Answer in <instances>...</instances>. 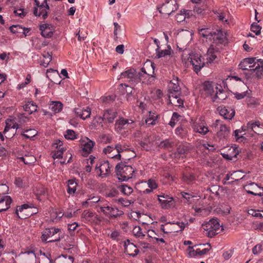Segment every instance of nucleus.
Instances as JSON below:
<instances>
[{
	"instance_id": "nucleus-42",
	"label": "nucleus",
	"mask_w": 263,
	"mask_h": 263,
	"mask_svg": "<svg viewBox=\"0 0 263 263\" xmlns=\"http://www.w3.org/2000/svg\"><path fill=\"white\" fill-rule=\"evenodd\" d=\"M139 77V80L137 81V83L142 82L143 83H147L148 84L149 81H148V80L149 78V77H148L147 74H146L145 73L141 72H137V78H138Z\"/></svg>"
},
{
	"instance_id": "nucleus-49",
	"label": "nucleus",
	"mask_w": 263,
	"mask_h": 263,
	"mask_svg": "<svg viewBox=\"0 0 263 263\" xmlns=\"http://www.w3.org/2000/svg\"><path fill=\"white\" fill-rule=\"evenodd\" d=\"M9 30L11 32L14 34L22 33V32L24 31L23 27L19 25H12L10 26L9 27Z\"/></svg>"
},
{
	"instance_id": "nucleus-2",
	"label": "nucleus",
	"mask_w": 263,
	"mask_h": 263,
	"mask_svg": "<svg viewBox=\"0 0 263 263\" xmlns=\"http://www.w3.org/2000/svg\"><path fill=\"white\" fill-rule=\"evenodd\" d=\"M202 227L206 231V236L212 238L219 233L221 226L217 219L212 218L208 222L203 224Z\"/></svg>"
},
{
	"instance_id": "nucleus-58",
	"label": "nucleus",
	"mask_w": 263,
	"mask_h": 263,
	"mask_svg": "<svg viewBox=\"0 0 263 263\" xmlns=\"http://www.w3.org/2000/svg\"><path fill=\"white\" fill-rule=\"evenodd\" d=\"M263 250V247L260 244H257L252 249V253L254 255H257L260 253Z\"/></svg>"
},
{
	"instance_id": "nucleus-16",
	"label": "nucleus",
	"mask_w": 263,
	"mask_h": 263,
	"mask_svg": "<svg viewBox=\"0 0 263 263\" xmlns=\"http://www.w3.org/2000/svg\"><path fill=\"white\" fill-rule=\"evenodd\" d=\"M221 121L220 120H216L214 125L215 127L220 125V129L217 132V135L220 138H225L227 137L230 133L229 129L227 127L225 124H221Z\"/></svg>"
},
{
	"instance_id": "nucleus-38",
	"label": "nucleus",
	"mask_w": 263,
	"mask_h": 263,
	"mask_svg": "<svg viewBox=\"0 0 263 263\" xmlns=\"http://www.w3.org/2000/svg\"><path fill=\"white\" fill-rule=\"evenodd\" d=\"M156 57L158 58L164 57L166 55L171 54V48L169 47L167 49L160 50V47L157 48L156 49Z\"/></svg>"
},
{
	"instance_id": "nucleus-21",
	"label": "nucleus",
	"mask_w": 263,
	"mask_h": 263,
	"mask_svg": "<svg viewBox=\"0 0 263 263\" xmlns=\"http://www.w3.org/2000/svg\"><path fill=\"white\" fill-rule=\"evenodd\" d=\"M106 209L108 213V215L110 218H115L123 215L124 213L122 211L118 210L117 208H112L109 206H106Z\"/></svg>"
},
{
	"instance_id": "nucleus-10",
	"label": "nucleus",
	"mask_w": 263,
	"mask_h": 263,
	"mask_svg": "<svg viewBox=\"0 0 263 263\" xmlns=\"http://www.w3.org/2000/svg\"><path fill=\"white\" fill-rule=\"evenodd\" d=\"M219 115L226 120H231L235 116V111L233 108L220 106L217 108Z\"/></svg>"
},
{
	"instance_id": "nucleus-45",
	"label": "nucleus",
	"mask_w": 263,
	"mask_h": 263,
	"mask_svg": "<svg viewBox=\"0 0 263 263\" xmlns=\"http://www.w3.org/2000/svg\"><path fill=\"white\" fill-rule=\"evenodd\" d=\"M37 134V132L34 129H29L25 130L22 135L27 139H30L35 137Z\"/></svg>"
},
{
	"instance_id": "nucleus-25",
	"label": "nucleus",
	"mask_w": 263,
	"mask_h": 263,
	"mask_svg": "<svg viewBox=\"0 0 263 263\" xmlns=\"http://www.w3.org/2000/svg\"><path fill=\"white\" fill-rule=\"evenodd\" d=\"M251 131L258 135H263V124H261L259 121L252 122Z\"/></svg>"
},
{
	"instance_id": "nucleus-63",
	"label": "nucleus",
	"mask_w": 263,
	"mask_h": 263,
	"mask_svg": "<svg viewBox=\"0 0 263 263\" xmlns=\"http://www.w3.org/2000/svg\"><path fill=\"white\" fill-rule=\"evenodd\" d=\"M91 114V109L89 107H87L86 109H84V112L82 114V119L85 120V119L90 117Z\"/></svg>"
},
{
	"instance_id": "nucleus-23",
	"label": "nucleus",
	"mask_w": 263,
	"mask_h": 263,
	"mask_svg": "<svg viewBox=\"0 0 263 263\" xmlns=\"http://www.w3.org/2000/svg\"><path fill=\"white\" fill-rule=\"evenodd\" d=\"M251 122L252 121L249 122L246 125H244L242 126L240 129H236L234 131V136L236 138V141H238L239 140L242 141L245 139V137L243 136H240L239 133H241L242 132L251 130Z\"/></svg>"
},
{
	"instance_id": "nucleus-40",
	"label": "nucleus",
	"mask_w": 263,
	"mask_h": 263,
	"mask_svg": "<svg viewBox=\"0 0 263 263\" xmlns=\"http://www.w3.org/2000/svg\"><path fill=\"white\" fill-rule=\"evenodd\" d=\"M63 108V104L59 101H55L52 102L51 109L54 113L60 112Z\"/></svg>"
},
{
	"instance_id": "nucleus-12",
	"label": "nucleus",
	"mask_w": 263,
	"mask_h": 263,
	"mask_svg": "<svg viewBox=\"0 0 263 263\" xmlns=\"http://www.w3.org/2000/svg\"><path fill=\"white\" fill-rule=\"evenodd\" d=\"M125 252L127 255L133 257L136 256L139 253L137 246L133 243H132L129 239L124 241Z\"/></svg>"
},
{
	"instance_id": "nucleus-18",
	"label": "nucleus",
	"mask_w": 263,
	"mask_h": 263,
	"mask_svg": "<svg viewBox=\"0 0 263 263\" xmlns=\"http://www.w3.org/2000/svg\"><path fill=\"white\" fill-rule=\"evenodd\" d=\"M40 30L41 35L46 38L51 37L53 34V29L52 27L47 24H44L40 25Z\"/></svg>"
},
{
	"instance_id": "nucleus-41",
	"label": "nucleus",
	"mask_w": 263,
	"mask_h": 263,
	"mask_svg": "<svg viewBox=\"0 0 263 263\" xmlns=\"http://www.w3.org/2000/svg\"><path fill=\"white\" fill-rule=\"evenodd\" d=\"M18 159L24 162L25 164H32L35 161V158L33 155H25V157H21Z\"/></svg>"
},
{
	"instance_id": "nucleus-13",
	"label": "nucleus",
	"mask_w": 263,
	"mask_h": 263,
	"mask_svg": "<svg viewBox=\"0 0 263 263\" xmlns=\"http://www.w3.org/2000/svg\"><path fill=\"white\" fill-rule=\"evenodd\" d=\"M158 200L163 209H168L173 206V198L167 195L162 194L158 196Z\"/></svg>"
},
{
	"instance_id": "nucleus-35",
	"label": "nucleus",
	"mask_w": 263,
	"mask_h": 263,
	"mask_svg": "<svg viewBox=\"0 0 263 263\" xmlns=\"http://www.w3.org/2000/svg\"><path fill=\"white\" fill-rule=\"evenodd\" d=\"M15 128H16V127L14 124L11 127L10 125H8V123L6 124V125L4 130V133L7 134L8 132H9V131L10 132V134H7V135L6 136L7 138H11L13 137L16 132Z\"/></svg>"
},
{
	"instance_id": "nucleus-39",
	"label": "nucleus",
	"mask_w": 263,
	"mask_h": 263,
	"mask_svg": "<svg viewBox=\"0 0 263 263\" xmlns=\"http://www.w3.org/2000/svg\"><path fill=\"white\" fill-rule=\"evenodd\" d=\"M199 34L202 37L208 39H211L212 36V33L214 31H210L209 28H201L198 29Z\"/></svg>"
},
{
	"instance_id": "nucleus-29",
	"label": "nucleus",
	"mask_w": 263,
	"mask_h": 263,
	"mask_svg": "<svg viewBox=\"0 0 263 263\" xmlns=\"http://www.w3.org/2000/svg\"><path fill=\"white\" fill-rule=\"evenodd\" d=\"M23 108L30 115L37 110V105L33 101H29L23 106Z\"/></svg>"
},
{
	"instance_id": "nucleus-50",
	"label": "nucleus",
	"mask_w": 263,
	"mask_h": 263,
	"mask_svg": "<svg viewBox=\"0 0 263 263\" xmlns=\"http://www.w3.org/2000/svg\"><path fill=\"white\" fill-rule=\"evenodd\" d=\"M173 144V142L171 141L170 139H166L160 142L159 146L161 148H169L172 147Z\"/></svg>"
},
{
	"instance_id": "nucleus-48",
	"label": "nucleus",
	"mask_w": 263,
	"mask_h": 263,
	"mask_svg": "<svg viewBox=\"0 0 263 263\" xmlns=\"http://www.w3.org/2000/svg\"><path fill=\"white\" fill-rule=\"evenodd\" d=\"M161 230L165 234L178 232L179 230L178 229L172 227H167L166 228H165V226L164 224L161 225Z\"/></svg>"
},
{
	"instance_id": "nucleus-60",
	"label": "nucleus",
	"mask_w": 263,
	"mask_h": 263,
	"mask_svg": "<svg viewBox=\"0 0 263 263\" xmlns=\"http://www.w3.org/2000/svg\"><path fill=\"white\" fill-rule=\"evenodd\" d=\"M28 207H29L28 205H27L26 204H24L22 205L21 206H20L18 209H16L15 214H17L18 218H20L21 219H25L26 218V217H25L24 216H20L18 215V211H20V212H22L24 209H27Z\"/></svg>"
},
{
	"instance_id": "nucleus-9",
	"label": "nucleus",
	"mask_w": 263,
	"mask_h": 263,
	"mask_svg": "<svg viewBox=\"0 0 263 263\" xmlns=\"http://www.w3.org/2000/svg\"><path fill=\"white\" fill-rule=\"evenodd\" d=\"M191 63L193 67L194 71L198 73L201 69L205 65L204 59L198 54H194L191 58Z\"/></svg>"
},
{
	"instance_id": "nucleus-24",
	"label": "nucleus",
	"mask_w": 263,
	"mask_h": 263,
	"mask_svg": "<svg viewBox=\"0 0 263 263\" xmlns=\"http://www.w3.org/2000/svg\"><path fill=\"white\" fill-rule=\"evenodd\" d=\"M133 123H134L133 120L126 119L121 117L116 121L115 127L117 129L121 130L125 128V125L126 124H132Z\"/></svg>"
},
{
	"instance_id": "nucleus-22",
	"label": "nucleus",
	"mask_w": 263,
	"mask_h": 263,
	"mask_svg": "<svg viewBox=\"0 0 263 263\" xmlns=\"http://www.w3.org/2000/svg\"><path fill=\"white\" fill-rule=\"evenodd\" d=\"M23 254L24 263H36V254L33 251L25 252Z\"/></svg>"
},
{
	"instance_id": "nucleus-19",
	"label": "nucleus",
	"mask_w": 263,
	"mask_h": 263,
	"mask_svg": "<svg viewBox=\"0 0 263 263\" xmlns=\"http://www.w3.org/2000/svg\"><path fill=\"white\" fill-rule=\"evenodd\" d=\"M12 202L11 197L9 196H2L0 197V212L8 210Z\"/></svg>"
},
{
	"instance_id": "nucleus-61",
	"label": "nucleus",
	"mask_w": 263,
	"mask_h": 263,
	"mask_svg": "<svg viewBox=\"0 0 263 263\" xmlns=\"http://www.w3.org/2000/svg\"><path fill=\"white\" fill-rule=\"evenodd\" d=\"M93 213L89 210H84L82 213V216L86 220H89L90 218L93 216Z\"/></svg>"
},
{
	"instance_id": "nucleus-47",
	"label": "nucleus",
	"mask_w": 263,
	"mask_h": 263,
	"mask_svg": "<svg viewBox=\"0 0 263 263\" xmlns=\"http://www.w3.org/2000/svg\"><path fill=\"white\" fill-rule=\"evenodd\" d=\"M64 137L66 139L73 140L77 138V135L74 130L72 129H67Z\"/></svg>"
},
{
	"instance_id": "nucleus-46",
	"label": "nucleus",
	"mask_w": 263,
	"mask_h": 263,
	"mask_svg": "<svg viewBox=\"0 0 263 263\" xmlns=\"http://www.w3.org/2000/svg\"><path fill=\"white\" fill-rule=\"evenodd\" d=\"M256 72V77L261 79L263 78V65H261L260 63H258L257 65L255 66V68L252 69Z\"/></svg>"
},
{
	"instance_id": "nucleus-53",
	"label": "nucleus",
	"mask_w": 263,
	"mask_h": 263,
	"mask_svg": "<svg viewBox=\"0 0 263 263\" xmlns=\"http://www.w3.org/2000/svg\"><path fill=\"white\" fill-rule=\"evenodd\" d=\"M168 224H177L179 228V230H178L179 232V231L181 232L183 230H184L185 226L188 224V222H186V223H185L183 222H179V221H177V222H175L174 221V222H168L165 224V225H168Z\"/></svg>"
},
{
	"instance_id": "nucleus-36",
	"label": "nucleus",
	"mask_w": 263,
	"mask_h": 263,
	"mask_svg": "<svg viewBox=\"0 0 263 263\" xmlns=\"http://www.w3.org/2000/svg\"><path fill=\"white\" fill-rule=\"evenodd\" d=\"M15 128H16V127L14 124L11 127L10 125H8V123L6 124V125L4 130V133L7 134L8 132H9V131L10 132V134H7V135L6 136L7 138H11L13 137L16 132Z\"/></svg>"
},
{
	"instance_id": "nucleus-55",
	"label": "nucleus",
	"mask_w": 263,
	"mask_h": 263,
	"mask_svg": "<svg viewBox=\"0 0 263 263\" xmlns=\"http://www.w3.org/2000/svg\"><path fill=\"white\" fill-rule=\"evenodd\" d=\"M65 149L64 147L58 148V150L52 155V158L55 159L56 158L60 159L63 157V155Z\"/></svg>"
},
{
	"instance_id": "nucleus-8",
	"label": "nucleus",
	"mask_w": 263,
	"mask_h": 263,
	"mask_svg": "<svg viewBox=\"0 0 263 263\" xmlns=\"http://www.w3.org/2000/svg\"><path fill=\"white\" fill-rule=\"evenodd\" d=\"M33 8V14L36 16H42L46 19L48 16V12L50 9L48 4L35 5Z\"/></svg>"
},
{
	"instance_id": "nucleus-31",
	"label": "nucleus",
	"mask_w": 263,
	"mask_h": 263,
	"mask_svg": "<svg viewBox=\"0 0 263 263\" xmlns=\"http://www.w3.org/2000/svg\"><path fill=\"white\" fill-rule=\"evenodd\" d=\"M182 179L184 182H185L187 184H190L193 182L195 180V176L192 173L185 172L182 174Z\"/></svg>"
},
{
	"instance_id": "nucleus-11",
	"label": "nucleus",
	"mask_w": 263,
	"mask_h": 263,
	"mask_svg": "<svg viewBox=\"0 0 263 263\" xmlns=\"http://www.w3.org/2000/svg\"><path fill=\"white\" fill-rule=\"evenodd\" d=\"M137 72L134 68L128 69L121 73V78H127L128 82L133 84H137V81L139 80V77L137 78Z\"/></svg>"
},
{
	"instance_id": "nucleus-15",
	"label": "nucleus",
	"mask_w": 263,
	"mask_h": 263,
	"mask_svg": "<svg viewBox=\"0 0 263 263\" xmlns=\"http://www.w3.org/2000/svg\"><path fill=\"white\" fill-rule=\"evenodd\" d=\"M212 37L213 42L218 45L223 44L226 40V34L221 30L214 31L212 33Z\"/></svg>"
},
{
	"instance_id": "nucleus-43",
	"label": "nucleus",
	"mask_w": 263,
	"mask_h": 263,
	"mask_svg": "<svg viewBox=\"0 0 263 263\" xmlns=\"http://www.w3.org/2000/svg\"><path fill=\"white\" fill-rule=\"evenodd\" d=\"M168 88V90H174L177 92V91L181 90V88L178 84V80H172L169 84Z\"/></svg>"
},
{
	"instance_id": "nucleus-7",
	"label": "nucleus",
	"mask_w": 263,
	"mask_h": 263,
	"mask_svg": "<svg viewBox=\"0 0 263 263\" xmlns=\"http://www.w3.org/2000/svg\"><path fill=\"white\" fill-rule=\"evenodd\" d=\"M244 189L249 194L254 196L263 195V188L254 182H251L244 186Z\"/></svg>"
},
{
	"instance_id": "nucleus-6",
	"label": "nucleus",
	"mask_w": 263,
	"mask_h": 263,
	"mask_svg": "<svg viewBox=\"0 0 263 263\" xmlns=\"http://www.w3.org/2000/svg\"><path fill=\"white\" fill-rule=\"evenodd\" d=\"M155 64L149 60L146 61L141 68V71L149 77L148 81L152 82L155 78Z\"/></svg>"
},
{
	"instance_id": "nucleus-28",
	"label": "nucleus",
	"mask_w": 263,
	"mask_h": 263,
	"mask_svg": "<svg viewBox=\"0 0 263 263\" xmlns=\"http://www.w3.org/2000/svg\"><path fill=\"white\" fill-rule=\"evenodd\" d=\"M74 258L72 256L61 255L55 259V263H73Z\"/></svg>"
},
{
	"instance_id": "nucleus-3",
	"label": "nucleus",
	"mask_w": 263,
	"mask_h": 263,
	"mask_svg": "<svg viewBox=\"0 0 263 263\" xmlns=\"http://www.w3.org/2000/svg\"><path fill=\"white\" fill-rule=\"evenodd\" d=\"M178 5L176 0H165L164 3L158 8L160 13L170 15L177 10Z\"/></svg>"
},
{
	"instance_id": "nucleus-37",
	"label": "nucleus",
	"mask_w": 263,
	"mask_h": 263,
	"mask_svg": "<svg viewBox=\"0 0 263 263\" xmlns=\"http://www.w3.org/2000/svg\"><path fill=\"white\" fill-rule=\"evenodd\" d=\"M118 189L122 192L123 194L128 196L131 194L133 192V189L127 185L126 184H123L118 187Z\"/></svg>"
},
{
	"instance_id": "nucleus-4",
	"label": "nucleus",
	"mask_w": 263,
	"mask_h": 263,
	"mask_svg": "<svg viewBox=\"0 0 263 263\" xmlns=\"http://www.w3.org/2000/svg\"><path fill=\"white\" fill-rule=\"evenodd\" d=\"M110 167L108 161L103 160L100 161L95 166V170L99 177L104 178L110 174Z\"/></svg>"
},
{
	"instance_id": "nucleus-57",
	"label": "nucleus",
	"mask_w": 263,
	"mask_h": 263,
	"mask_svg": "<svg viewBox=\"0 0 263 263\" xmlns=\"http://www.w3.org/2000/svg\"><path fill=\"white\" fill-rule=\"evenodd\" d=\"M180 117V116L177 112H174L169 123V125H170L172 127H174L176 125V121L178 120V118Z\"/></svg>"
},
{
	"instance_id": "nucleus-64",
	"label": "nucleus",
	"mask_w": 263,
	"mask_h": 263,
	"mask_svg": "<svg viewBox=\"0 0 263 263\" xmlns=\"http://www.w3.org/2000/svg\"><path fill=\"white\" fill-rule=\"evenodd\" d=\"M115 149V147L111 146H107L103 149V152L106 154L108 155V156L110 155H114V153L112 154V152Z\"/></svg>"
},
{
	"instance_id": "nucleus-32",
	"label": "nucleus",
	"mask_w": 263,
	"mask_h": 263,
	"mask_svg": "<svg viewBox=\"0 0 263 263\" xmlns=\"http://www.w3.org/2000/svg\"><path fill=\"white\" fill-rule=\"evenodd\" d=\"M78 184L75 179H70L68 181L67 193L69 194L75 193Z\"/></svg>"
},
{
	"instance_id": "nucleus-5",
	"label": "nucleus",
	"mask_w": 263,
	"mask_h": 263,
	"mask_svg": "<svg viewBox=\"0 0 263 263\" xmlns=\"http://www.w3.org/2000/svg\"><path fill=\"white\" fill-rule=\"evenodd\" d=\"M60 231V229L55 228H51L46 229L42 235V240L46 242H51L59 241L60 239V237H58L55 239H50L54 235L57 234Z\"/></svg>"
},
{
	"instance_id": "nucleus-44",
	"label": "nucleus",
	"mask_w": 263,
	"mask_h": 263,
	"mask_svg": "<svg viewBox=\"0 0 263 263\" xmlns=\"http://www.w3.org/2000/svg\"><path fill=\"white\" fill-rule=\"evenodd\" d=\"M209 246L210 247V248L208 249V248H205V249H204L202 250H200L199 249H196V251H191L190 252V256H196L197 255H204L205 254H206L208 252H209L211 249V245L210 244H209Z\"/></svg>"
},
{
	"instance_id": "nucleus-51",
	"label": "nucleus",
	"mask_w": 263,
	"mask_h": 263,
	"mask_svg": "<svg viewBox=\"0 0 263 263\" xmlns=\"http://www.w3.org/2000/svg\"><path fill=\"white\" fill-rule=\"evenodd\" d=\"M243 86L245 88V89H246V90H245L244 91H243L241 93H239L238 92L234 93L235 98L237 100L242 99L244 98L246 96H247L248 88L245 84H243Z\"/></svg>"
},
{
	"instance_id": "nucleus-54",
	"label": "nucleus",
	"mask_w": 263,
	"mask_h": 263,
	"mask_svg": "<svg viewBox=\"0 0 263 263\" xmlns=\"http://www.w3.org/2000/svg\"><path fill=\"white\" fill-rule=\"evenodd\" d=\"M168 91L169 95L168 97L169 98V102H170V99H177L180 96V90L177 91V92L174 90H168Z\"/></svg>"
},
{
	"instance_id": "nucleus-17",
	"label": "nucleus",
	"mask_w": 263,
	"mask_h": 263,
	"mask_svg": "<svg viewBox=\"0 0 263 263\" xmlns=\"http://www.w3.org/2000/svg\"><path fill=\"white\" fill-rule=\"evenodd\" d=\"M194 129L195 132L203 135H205L209 131L208 127L205 125L204 121L201 120V118H200L198 122H196L194 123Z\"/></svg>"
},
{
	"instance_id": "nucleus-20",
	"label": "nucleus",
	"mask_w": 263,
	"mask_h": 263,
	"mask_svg": "<svg viewBox=\"0 0 263 263\" xmlns=\"http://www.w3.org/2000/svg\"><path fill=\"white\" fill-rule=\"evenodd\" d=\"M87 141L82 146V155L84 156H87L88 154L92 152V148L95 145V142L93 141L86 138Z\"/></svg>"
},
{
	"instance_id": "nucleus-26",
	"label": "nucleus",
	"mask_w": 263,
	"mask_h": 263,
	"mask_svg": "<svg viewBox=\"0 0 263 263\" xmlns=\"http://www.w3.org/2000/svg\"><path fill=\"white\" fill-rule=\"evenodd\" d=\"M227 97L226 92L223 90L219 89L218 91H217L215 95L212 97V99L213 102L220 103L226 100Z\"/></svg>"
},
{
	"instance_id": "nucleus-62",
	"label": "nucleus",
	"mask_w": 263,
	"mask_h": 263,
	"mask_svg": "<svg viewBox=\"0 0 263 263\" xmlns=\"http://www.w3.org/2000/svg\"><path fill=\"white\" fill-rule=\"evenodd\" d=\"M255 60L256 58H246L243 59V60L241 62V65H242L243 64H247L249 65V64L254 63L255 64L254 65L255 66L256 64V63L255 62Z\"/></svg>"
},
{
	"instance_id": "nucleus-14",
	"label": "nucleus",
	"mask_w": 263,
	"mask_h": 263,
	"mask_svg": "<svg viewBox=\"0 0 263 263\" xmlns=\"http://www.w3.org/2000/svg\"><path fill=\"white\" fill-rule=\"evenodd\" d=\"M117 112L113 109H107L104 111L103 116L100 118L104 123H112L117 116Z\"/></svg>"
},
{
	"instance_id": "nucleus-56",
	"label": "nucleus",
	"mask_w": 263,
	"mask_h": 263,
	"mask_svg": "<svg viewBox=\"0 0 263 263\" xmlns=\"http://www.w3.org/2000/svg\"><path fill=\"white\" fill-rule=\"evenodd\" d=\"M261 29V27L259 25H257V23L254 22L251 25V31L255 32L257 35L260 34Z\"/></svg>"
},
{
	"instance_id": "nucleus-52",
	"label": "nucleus",
	"mask_w": 263,
	"mask_h": 263,
	"mask_svg": "<svg viewBox=\"0 0 263 263\" xmlns=\"http://www.w3.org/2000/svg\"><path fill=\"white\" fill-rule=\"evenodd\" d=\"M134 235L139 238H142L145 236L141 232V228L139 226H136L133 230Z\"/></svg>"
},
{
	"instance_id": "nucleus-59",
	"label": "nucleus",
	"mask_w": 263,
	"mask_h": 263,
	"mask_svg": "<svg viewBox=\"0 0 263 263\" xmlns=\"http://www.w3.org/2000/svg\"><path fill=\"white\" fill-rule=\"evenodd\" d=\"M169 103L176 106H181L183 104V101L180 98H178V99L175 100L170 99V102H169Z\"/></svg>"
},
{
	"instance_id": "nucleus-1",
	"label": "nucleus",
	"mask_w": 263,
	"mask_h": 263,
	"mask_svg": "<svg viewBox=\"0 0 263 263\" xmlns=\"http://www.w3.org/2000/svg\"><path fill=\"white\" fill-rule=\"evenodd\" d=\"M115 169L118 178L122 181L132 178L135 172L134 168L131 165H127L125 161L118 163Z\"/></svg>"
},
{
	"instance_id": "nucleus-33",
	"label": "nucleus",
	"mask_w": 263,
	"mask_h": 263,
	"mask_svg": "<svg viewBox=\"0 0 263 263\" xmlns=\"http://www.w3.org/2000/svg\"><path fill=\"white\" fill-rule=\"evenodd\" d=\"M203 89L205 93L208 95L212 96L214 92V86L212 83L209 81L204 82L203 84Z\"/></svg>"
},
{
	"instance_id": "nucleus-27",
	"label": "nucleus",
	"mask_w": 263,
	"mask_h": 263,
	"mask_svg": "<svg viewBox=\"0 0 263 263\" xmlns=\"http://www.w3.org/2000/svg\"><path fill=\"white\" fill-rule=\"evenodd\" d=\"M217 51L216 50L213 45H211L210 48L208 49L207 51V58H206V63H211L215 59L217 58L216 55L215 54V52Z\"/></svg>"
},
{
	"instance_id": "nucleus-30",
	"label": "nucleus",
	"mask_w": 263,
	"mask_h": 263,
	"mask_svg": "<svg viewBox=\"0 0 263 263\" xmlns=\"http://www.w3.org/2000/svg\"><path fill=\"white\" fill-rule=\"evenodd\" d=\"M145 183L147 182L149 189H147L143 191V193L148 194L153 192V191L158 187V184L156 180L152 179H148L147 181H145Z\"/></svg>"
},
{
	"instance_id": "nucleus-34",
	"label": "nucleus",
	"mask_w": 263,
	"mask_h": 263,
	"mask_svg": "<svg viewBox=\"0 0 263 263\" xmlns=\"http://www.w3.org/2000/svg\"><path fill=\"white\" fill-rule=\"evenodd\" d=\"M188 149L183 144H180L178 146L177 148V152L175 153L176 157H183V155L187 153Z\"/></svg>"
}]
</instances>
